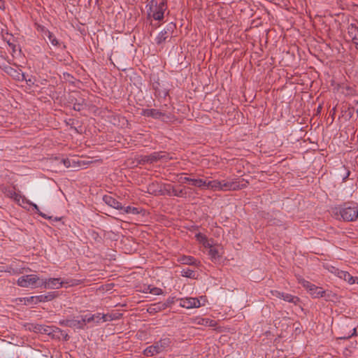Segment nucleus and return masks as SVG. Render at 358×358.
<instances>
[{
	"instance_id": "obj_26",
	"label": "nucleus",
	"mask_w": 358,
	"mask_h": 358,
	"mask_svg": "<svg viewBox=\"0 0 358 358\" xmlns=\"http://www.w3.org/2000/svg\"><path fill=\"white\" fill-rule=\"evenodd\" d=\"M206 189H210L215 192L220 191V180H207Z\"/></svg>"
},
{
	"instance_id": "obj_32",
	"label": "nucleus",
	"mask_w": 358,
	"mask_h": 358,
	"mask_svg": "<svg viewBox=\"0 0 358 358\" xmlns=\"http://www.w3.org/2000/svg\"><path fill=\"white\" fill-rule=\"evenodd\" d=\"M122 210H124V212L128 214L137 215L139 214L141 210L138 208L133 207V206H127L123 208Z\"/></svg>"
},
{
	"instance_id": "obj_1",
	"label": "nucleus",
	"mask_w": 358,
	"mask_h": 358,
	"mask_svg": "<svg viewBox=\"0 0 358 358\" xmlns=\"http://www.w3.org/2000/svg\"><path fill=\"white\" fill-rule=\"evenodd\" d=\"M334 217L345 222H353L358 218V205L356 203H345L332 208Z\"/></svg>"
},
{
	"instance_id": "obj_23",
	"label": "nucleus",
	"mask_w": 358,
	"mask_h": 358,
	"mask_svg": "<svg viewBox=\"0 0 358 358\" xmlns=\"http://www.w3.org/2000/svg\"><path fill=\"white\" fill-rule=\"evenodd\" d=\"M6 194L8 197L13 199L18 205L21 206L22 207H25L20 203L22 195L20 193L15 192L13 189H10L7 192Z\"/></svg>"
},
{
	"instance_id": "obj_44",
	"label": "nucleus",
	"mask_w": 358,
	"mask_h": 358,
	"mask_svg": "<svg viewBox=\"0 0 358 358\" xmlns=\"http://www.w3.org/2000/svg\"><path fill=\"white\" fill-rule=\"evenodd\" d=\"M73 108L76 110H80L82 108V106L80 104L74 105Z\"/></svg>"
},
{
	"instance_id": "obj_47",
	"label": "nucleus",
	"mask_w": 358,
	"mask_h": 358,
	"mask_svg": "<svg viewBox=\"0 0 358 358\" xmlns=\"http://www.w3.org/2000/svg\"><path fill=\"white\" fill-rule=\"evenodd\" d=\"M159 358H164V357H159Z\"/></svg>"
},
{
	"instance_id": "obj_24",
	"label": "nucleus",
	"mask_w": 358,
	"mask_h": 358,
	"mask_svg": "<svg viewBox=\"0 0 358 358\" xmlns=\"http://www.w3.org/2000/svg\"><path fill=\"white\" fill-rule=\"evenodd\" d=\"M93 317L94 322L96 324H99L100 322H103L112 320L111 316L101 313L93 314Z\"/></svg>"
},
{
	"instance_id": "obj_2",
	"label": "nucleus",
	"mask_w": 358,
	"mask_h": 358,
	"mask_svg": "<svg viewBox=\"0 0 358 358\" xmlns=\"http://www.w3.org/2000/svg\"><path fill=\"white\" fill-rule=\"evenodd\" d=\"M195 238L204 248L209 249L208 255L213 262L220 261L223 254V248L221 245H213L212 241L205 234L200 232L195 234Z\"/></svg>"
},
{
	"instance_id": "obj_41",
	"label": "nucleus",
	"mask_w": 358,
	"mask_h": 358,
	"mask_svg": "<svg viewBox=\"0 0 358 358\" xmlns=\"http://www.w3.org/2000/svg\"><path fill=\"white\" fill-rule=\"evenodd\" d=\"M8 44L10 47V48L12 49L13 52H15L16 50H17L16 45L15 43H13V42H10V41H8Z\"/></svg>"
},
{
	"instance_id": "obj_9",
	"label": "nucleus",
	"mask_w": 358,
	"mask_h": 358,
	"mask_svg": "<svg viewBox=\"0 0 358 358\" xmlns=\"http://www.w3.org/2000/svg\"><path fill=\"white\" fill-rule=\"evenodd\" d=\"M203 299V296H201L200 299L195 297H185L178 299V301H179L180 306L187 309H190L199 308L201 305H204L203 303H201V299Z\"/></svg>"
},
{
	"instance_id": "obj_12",
	"label": "nucleus",
	"mask_w": 358,
	"mask_h": 358,
	"mask_svg": "<svg viewBox=\"0 0 358 358\" xmlns=\"http://www.w3.org/2000/svg\"><path fill=\"white\" fill-rule=\"evenodd\" d=\"M59 278H50L48 279H41V287L45 289H59L64 285Z\"/></svg>"
},
{
	"instance_id": "obj_13",
	"label": "nucleus",
	"mask_w": 358,
	"mask_h": 358,
	"mask_svg": "<svg viewBox=\"0 0 358 358\" xmlns=\"http://www.w3.org/2000/svg\"><path fill=\"white\" fill-rule=\"evenodd\" d=\"M271 294L273 296L282 299L284 301H287L289 303L296 304L299 301V297L293 296L288 293L281 292L278 290H273L271 291Z\"/></svg>"
},
{
	"instance_id": "obj_40",
	"label": "nucleus",
	"mask_w": 358,
	"mask_h": 358,
	"mask_svg": "<svg viewBox=\"0 0 358 358\" xmlns=\"http://www.w3.org/2000/svg\"><path fill=\"white\" fill-rule=\"evenodd\" d=\"M20 203L24 206V208H27V205H29L31 203V201L27 200L24 196H22V199L20 200Z\"/></svg>"
},
{
	"instance_id": "obj_33",
	"label": "nucleus",
	"mask_w": 358,
	"mask_h": 358,
	"mask_svg": "<svg viewBox=\"0 0 358 358\" xmlns=\"http://www.w3.org/2000/svg\"><path fill=\"white\" fill-rule=\"evenodd\" d=\"M81 319L84 327L86 326L87 323L94 322L93 314H87L85 315H82Z\"/></svg>"
},
{
	"instance_id": "obj_27",
	"label": "nucleus",
	"mask_w": 358,
	"mask_h": 358,
	"mask_svg": "<svg viewBox=\"0 0 358 358\" xmlns=\"http://www.w3.org/2000/svg\"><path fill=\"white\" fill-rule=\"evenodd\" d=\"M162 159H166L164 152H154L148 157V161L150 162V163H153Z\"/></svg>"
},
{
	"instance_id": "obj_22",
	"label": "nucleus",
	"mask_w": 358,
	"mask_h": 358,
	"mask_svg": "<svg viewBox=\"0 0 358 358\" xmlns=\"http://www.w3.org/2000/svg\"><path fill=\"white\" fill-rule=\"evenodd\" d=\"M179 262L182 264L198 266L199 262L192 256H182L179 259Z\"/></svg>"
},
{
	"instance_id": "obj_45",
	"label": "nucleus",
	"mask_w": 358,
	"mask_h": 358,
	"mask_svg": "<svg viewBox=\"0 0 358 358\" xmlns=\"http://www.w3.org/2000/svg\"><path fill=\"white\" fill-rule=\"evenodd\" d=\"M25 80H26L27 83H31V84H33V82H31V79L27 80V79L25 78Z\"/></svg>"
},
{
	"instance_id": "obj_46",
	"label": "nucleus",
	"mask_w": 358,
	"mask_h": 358,
	"mask_svg": "<svg viewBox=\"0 0 358 358\" xmlns=\"http://www.w3.org/2000/svg\"><path fill=\"white\" fill-rule=\"evenodd\" d=\"M349 175H350V172L348 171L346 177H348Z\"/></svg>"
},
{
	"instance_id": "obj_38",
	"label": "nucleus",
	"mask_w": 358,
	"mask_h": 358,
	"mask_svg": "<svg viewBox=\"0 0 358 358\" xmlns=\"http://www.w3.org/2000/svg\"><path fill=\"white\" fill-rule=\"evenodd\" d=\"M29 206H33V208L36 210V212L38 213L41 216H42L44 218H47L46 215L40 211V210L36 204L31 202Z\"/></svg>"
},
{
	"instance_id": "obj_43",
	"label": "nucleus",
	"mask_w": 358,
	"mask_h": 358,
	"mask_svg": "<svg viewBox=\"0 0 358 358\" xmlns=\"http://www.w3.org/2000/svg\"><path fill=\"white\" fill-rule=\"evenodd\" d=\"M0 9H5V1L3 0H0Z\"/></svg>"
},
{
	"instance_id": "obj_17",
	"label": "nucleus",
	"mask_w": 358,
	"mask_h": 358,
	"mask_svg": "<svg viewBox=\"0 0 358 358\" xmlns=\"http://www.w3.org/2000/svg\"><path fill=\"white\" fill-rule=\"evenodd\" d=\"M141 115L145 117H151L155 119H160L164 116V113L162 112L155 108L143 109L141 112Z\"/></svg>"
},
{
	"instance_id": "obj_21",
	"label": "nucleus",
	"mask_w": 358,
	"mask_h": 358,
	"mask_svg": "<svg viewBox=\"0 0 358 358\" xmlns=\"http://www.w3.org/2000/svg\"><path fill=\"white\" fill-rule=\"evenodd\" d=\"M172 196L186 198L187 191L185 187H181L180 186H173Z\"/></svg>"
},
{
	"instance_id": "obj_20",
	"label": "nucleus",
	"mask_w": 358,
	"mask_h": 358,
	"mask_svg": "<svg viewBox=\"0 0 358 358\" xmlns=\"http://www.w3.org/2000/svg\"><path fill=\"white\" fill-rule=\"evenodd\" d=\"M162 183H159L157 182H151L148 185V192L154 195H159L160 192H162Z\"/></svg>"
},
{
	"instance_id": "obj_25",
	"label": "nucleus",
	"mask_w": 358,
	"mask_h": 358,
	"mask_svg": "<svg viewBox=\"0 0 358 358\" xmlns=\"http://www.w3.org/2000/svg\"><path fill=\"white\" fill-rule=\"evenodd\" d=\"M206 184H207V180L193 178L191 185L203 190V189H206Z\"/></svg>"
},
{
	"instance_id": "obj_8",
	"label": "nucleus",
	"mask_w": 358,
	"mask_h": 358,
	"mask_svg": "<svg viewBox=\"0 0 358 358\" xmlns=\"http://www.w3.org/2000/svg\"><path fill=\"white\" fill-rule=\"evenodd\" d=\"M220 191L238 190L246 187V182L234 180H220Z\"/></svg>"
},
{
	"instance_id": "obj_36",
	"label": "nucleus",
	"mask_w": 358,
	"mask_h": 358,
	"mask_svg": "<svg viewBox=\"0 0 358 358\" xmlns=\"http://www.w3.org/2000/svg\"><path fill=\"white\" fill-rule=\"evenodd\" d=\"M60 164H62L66 168L71 167V160L69 158L61 159Z\"/></svg>"
},
{
	"instance_id": "obj_42",
	"label": "nucleus",
	"mask_w": 358,
	"mask_h": 358,
	"mask_svg": "<svg viewBox=\"0 0 358 358\" xmlns=\"http://www.w3.org/2000/svg\"><path fill=\"white\" fill-rule=\"evenodd\" d=\"M357 335H358V331H357V329L355 327L352 329V333L350 335H349L348 336L344 337V338H350V337H352L353 336H357Z\"/></svg>"
},
{
	"instance_id": "obj_31",
	"label": "nucleus",
	"mask_w": 358,
	"mask_h": 358,
	"mask_svg": "<svg viewBox=\"0 0 358 358\" xmlns=\"http://www.w3.org/2000/svg\"><path fill=\"white\" fill-rule=\"evenodd\" d=\"M55 329H58V328L55 327H50V326H43V327L41 326L38 329V330L41 332H43V333L45 334H48V335H50L52 333L55 332Z\"/></svg>"
},
{
	"instance_id": "obj_35",
	"label": "nucleus",
	"mask_w": 358,
	"mask_h": 358,
	"mask_svg": "<svg viewBox=\"0 0 358 358\" xmlns=\"http://www.w3.org/2000/svg\"><path fill=\"white\" fill-rule=\"evenodd\" d=\"M186 173H181L180 176V178L178 180V181L180 182H182V183H184V182H189L190 184H192V178H189V177H182L183 175H185Z\"/></svg>"
},
{
	"instance_id": "obj_3",
	"label": "nucleus",
	"mask_w": 358,
	"mask_h": 358,
	"mask_svg": "<svg viewBox=\"0 0 358 358\" xmlns=\"http://www.w3.org/2000/svg\"><path fill=\"white\" fill-rule=\"evenodd\" d=\"M171 343V340L169 338H162L158 341L155 342L152 345L148 346L143 350V354L144 356L149 357L166 352L168 348H170Z\"/></svg>"
},
{
	"instance_id": "obj_14",
	"label": "nucleus",
	"mask_w": 358,
	"mask_h": 358,
	"mask_svg": "<svg viewBox=\"0 0 358 358\" xmlns=\"http://www.w3.org/2000/svg\"><path fill=\"white\" fill-rule=\"evenodd\" d=\"M192 323L196 325H202L205 327H215L217 326V322L215 320L201 317H196L194 318Z\"/></svg>"
},
{
	"instance_id": "obj_15",
	"label": "nucleus",
	"mask_w": 358,
	"mask_h": 358,
	"mask_svg": "<svg viewBox=\"0 0 358 358\" xmlns=\"http://www.w3.org/2000/svg\"><path fill=\"white\" fill-rule=\"evenodd\" d=\"M171 303H173L172 299H169L166 302L158 303H156V304H153V305L150 306L148 308V312L149 313H154L159 312V311H160L162 310H164L168 306H169V305Z\"/></svg>"
},
{
	"instance_id": "obj_16",
	"label": "nucleus",
	"mask_w": 358,
	"mask_h": 358,
	"mask_svg": "<svg viewBox=\"0 0 358 358\" xmlns=\"http://www.w3.org/2000/svg\"><path fill=\"white\" fill-rule=\"evenodd\" d=\"M103 201L109 206L117 209L122 210L123 208L120 202L110 195H105L103 196Z\"/></svg>"
},
{
	"instance_id": "obj_10",
	"label": "nucleus",
	"mask_w": 358,
	"mask_h": 358,
	"mask_svg": "<svg viewBox=\"0 0 358 358\" xmlns=\"http://www.w3.org/2000/svg\"><path fill=\"white\" fill-rule=\"evenodd\" d=\"M176 26V24L171 22L169 23L166 27L161 31L159 34L155 38L156 43L159 45L162 43L165 42L166 40L169 37L171 36L173 32L174 31Z\"/></svg>"
},
{
	"instance_id": "obj_29",
	"label": "nucleus",
	"mask_w": 358,
	"mask_h": 358,
	"mask_svg": "<svg viewBox=\"0 0 358 358\" xmlns=\"http://www.w3.org/2000/svg\"><path fill=\"white\" fill-rule=\"evenodd\" d=\"M71 168H73V169H82L83 168L84 166H85L86 165L89 164L90 162H86L85 160H80V159H78V160H76L74 159H71Z\"/></svg>"
},
{
	"instance_id": "obj_28",
	"label": "nucleus",
	"mask_w": 358,
	"mask_h": 358,
	"mask_svg": "<svg viewBox=\"0 0 358 358\" xmlns=\"http://www.w3.org/2000/svg\"><path fill=\"white\" fill-rule=\"evenodd\" d=\"M173 185H172L171 184L162 183L161 189L162 192H160L159 195H167L169 196H172L171 191L173 190Z\"/></svg>"
},
{
	"instance_id": "obj_30",
	"label": "nucleus",
	"mask_w": 358,
	"mask_h": 358,
	"mask_svg": "<svg viewBox=\"0 0 358 358\" xmlns=\"http://www.w3.org/2000/svg\"><path fill=\"white\" fill-rule=\"evenodd\" d=\"M70 327L75 329H83L84 326L80 318H73L71 319Z\"/></svg>"
},
{
	"instance_id": "obj_4",
	"label": "nucleus",
	"mask_w": 358,
	"mask_h": 358,
	"mask_svg": "<svg viewBox=\"0 0 358 358\" xmlns=\"http://www.w3.org/2000/svg\"><path fill=\"white\" fill-rule=\"evenodd\" d=\"M147 7H148V16L149 18H152L157 21H161L164 19V12L167 9L164 1L157 3L155 0H151L147 5Z\"/></svg>"
},
{
	"instance_id": "obj_18",
	"label": "nucleus",
	"mask_w": 358,
	"mask_h": 358,
	"mask_svg": "<svg viewBox=\"0 0 358 358\" xmlns=\"http://www.w3.org/2000/svg\"><path fill=\"white\" fill-rule=\"evenodd\" d=\"M5 71L17 80H25V76L22 72H20L16 69L12 68L11 66H7L5 68Z\"/></svg>"
},
{
	"instance_id": "obj_39",
	"label": "nucleus",
	"mask_w": 358,
	"mask_h": 358,
	"mask_svg": "<svg viewBox=\"0 0 358 358\" xmlns=\"http://www.w3.org/2000/svg\"><path fill=\"white\" fill-rule=\"evenodd\" d=\"M71 319L63 320L59 322V324L64 327H70Z\"/></svg>"
},
{
	"instance_id": "obj_37",
	"label": "nucleus",
	"mask_w": 358,
	"mask_h": 358,
	"mask_svg": "<svg viewBox=\"0 0 358 358\" xmlns=\"http://www.w3.org/2000/svg\"><path fill=\"white\" fill-rule=\"evenodd\" d=\"M150 293L154 295H159L162 294V290L158 287H152L150 289Z\"/></svg>"
},
{
	"instance_id": "obj_7",
	"label": "nucleus",
	"mask_w": 358,
	"mask_h": 358,
	"mask_svg": "<svg viewBox=\"0 0 358 358\" xmlns=\"http://www.w3.org/2000/svg\"><path fill=\"white\" fill-rule=\"evenodd\" d=\"M298 282L308 292L312 297L320 298L324 296L325 291L322 287H319L302 278H299Z\"/></svg>"
},
{
	"instance_id": "obj_19",
	"label": "nucleus",
	"mask_w": 358,
	"mask_h": 358,
	"mask_svg": "<svg viewBox=\"0 0 358 358\" xmlns=\"http://www.w3.org/2000/svg\"><path fill=\"white\" fill-rule=\"evenodd\" d=\"M41 31L43 32V36L47 37L51 44L54 46H59V42L55 37V36L50 32L48 29H45L44 27H41Z\"/></svg>"
},
{
	"instance_id": "obj_5",
	"label": "nucleus",
	"mask_w": 358,
	"mask_h": 358,
	"mask_svg": "<svg viewBox=\"0 0 358 358\" xmlns=\"http://www.w3.org/2000/svg\"><path fill=\"white\" fill-rule=\"evenodd\" d=\"M56 296L57 294L55 292H50L46 294L20 298L19 300L25 306L36 305L39 303L50 301L53 300Z\"/></svg>"
},
{
	"instance_id": "obj_6",
	"label": "nucleus",
	"mask_w": 358,
	"mask_h": 358,
	"mask_svg": "<svg viewBox=\"0 0 358 358\" xmlns=\"http://www.w3.org/2000/svg\"><path fill=\"white\" fill-rule=\"evenodd\" d=\"M41 279L35 274H28L20 277L17 280V285L21 287L37 288L41 287Z\"/></svg>"
},
{
	"instance_id": "obj_34",
	"label": "nucleus",
	"mask_w": 358,
	"mask_h": 358,
	"mask_svg": "<svg viewBox=\"0 0 358 358\" xmlns=\"http://www.w3.org/2000/svg\"><path fill=\"white\" fill-rule=\"evenodd\" d=\"M181 275L182 276L190 278H195V272L189 268H184L181 271Z\"/></svg>"
},
{
	"instance_id": "obj_11",
	"label": "nucleus",
	"mask_w": 358,
	"mask_h": 358,
	"mask_svg": "<svg viewBox=\"0 0 358 358\" xmlns=\"http://www.w3.org/2000/svg\"><path fill=\"white\" fill-rule=\"evenodd\" d=\"M329 271L341 279L348 282L350 285H353L356 282L357 278L352 276L348 272L340 270L334 266H331Z\"/></svg>"
}]
</instances>
